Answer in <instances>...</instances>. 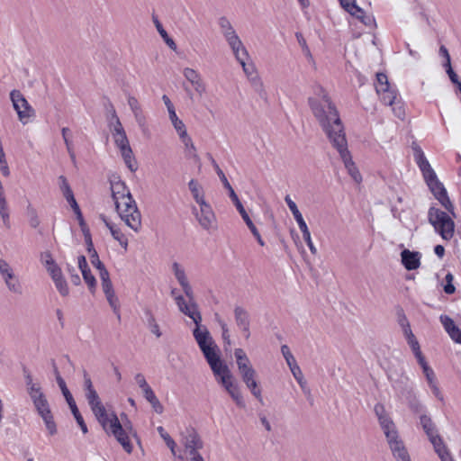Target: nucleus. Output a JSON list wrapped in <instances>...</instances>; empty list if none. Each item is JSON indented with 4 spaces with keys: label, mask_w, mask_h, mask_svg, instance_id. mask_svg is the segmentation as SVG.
<instances>
[{
    "label": "nucleus",
    "mask_w": 461,
    "mask_h": 461,
    "mask_svg": "<svg viewBox=\"0 0 461 461\" xmlns=\"http://www.w3.org/2000/svg\"><path fill=\"white\" fill-rule=\"evenodd\" d=\"M317 97H309L311 111L326 135L335 131L342 132L344 125L339 113L325 89L318 85L314 87Z\"/></svg>",
    "instance_id": "1"
},
{
    "label": "nucleus",
    "mask_w": 461,
    "mask_h": 461,
    "mask_svg": "<svg viewBox=\"0 0 461 461\" xmlns=\"http://www.w3.org/2000/svg\"><path fill=\"white\" fill-rule=\"evenodd\" d=\"M411 149L413 150L414 160L422 173V176L429 191L447 212L453 217H456L455 207L447 195V192L444 185L438 180L434 169L426 158L423 150L416 142H412Z\"/></svg>",
    "instance_id": "2"
},
{
    "label": "nucleus",
    "mask_w": 461,
    "mask_h": 461,
    "mask_svg": "<svg viewBox=\"0 0 461 461\" xmlns=\"http://www.w3.org/2000/svg\"><path fill=\"white\" fill-rule=\"evenodd\" d=\"M210 366L218 383H220L228 392L236 404L245 407V402L240 393V387L232 381V375L228 366L221 360L219 348L203 356Z\"/></svg>",
    "instance_id": "3"
},
{
    "label": "nucleus",
    "mask_w": 461,
    "mask_h": 461,
    "mask_svg": "<svg viewBox=\"0 0 461 461\" xmlns=\"http://www.w3.org/2000/svg\"><path fill=\"white\" fill-rule=\"evenodd\" d=\"M186 316L193 320L195 328L193 330V336L202 351L203 355H206L211 351L217 349L218 346L212 339L206 326L202 325V315L198 310L196 303H192L190 309L185 312Z\"/></svg>",
    "instance_id": "4"
},
{
    "label": "nucleus",
    "mask_w": 461,
    "mask_h": 461,
    "mask_svg": "<svg viewBox=\"0 0 461 461\" xmlns=\"http://www.w3.org/2000/svg\"><path fill=\"white\" fill-rule=\"evenodd\" d=\"M209 156H210V159H211V162H212V165L214 170L216 171V173H217L220 180L221 181L224 188H226L228 190L229 196H230V200L232 201V203H234L236 209L240 212V216L242 217L243 221L247 224L248 228L251 231L253 236L256 238V240L258 242V244L260 246H264L265 242L262 240L259 231L258 230L257 227L255 226V224L251 221L250 217L249 216L248 212H246V210H245L243 204L241 203V202L240 201L237 194L235 193L234 189L232 188V186L230 185V182L228 181L225 174L220 168V167L217 164V162L215 161V159L211 155H209Z\"/></svg>",
    "instance_id": "5"
},
{
    "label": "nucleus",
    "mask_w": 461,
    "mask_h": 461,
    "mask_svg": "<svg viewBox=\"0 0 461 461\" xmlns=\"http://www.w3.org/2000/svg\"><path fill=\"white\" fill-rule=\"evenodd\" d=\"M331 143L332 147L339 152L348 173L351 176L355 182L360 183L362 176L355 166L352 157L348 149V141L346 139L345 129H342V132L335 131L331 134L326 135Z\"/></svg>",
    "instance_id": "6"
},
{
    "label": "nucleus",
    "mask_w": 461,
    "mask_h": 461,
    "mask_svg": "<svg viewBox=\"0 0 461 461\" xmlns=\"http://www.w3.org/2000/svg\"><path fill=\"white\" fill-rule=\"evenodd\" d=\"M428 221L444 240H450L453 238L455 222L446 212L431 206L428 211Z\"/></svg>",
    "instance_id": "7"
},
{
    "label": "nucleus",
    "mask_w": 461,
    "mask_h": 461,
    "mask_svg": "<svg viewBox=\"0 0 461 461\" xmlns=\"http://www.w3.org/2000/svg\"><path fill=\"white\" fill-rule=\"evenodd\" d=\"M115 203V209L121 219L131 229L137 231L141 224V215L137 207L136 202L131 196V199H121Z\"/></svg>",
    "instance_id": "8"
},
{
    "label": "nucleus",
    "mask_w": 461,
    "mask_h": 461,
    "mask_svg": "<svg viewBox=\"0 0 461 461\" xmlns=\"http://www.w3.org/2000/svg\"><path fill=\"white\" fill-rule=\"evenodd\" d=\"M285 201L288 208L292 212L294 218L296 221L298 227L303 233V238L305 240L309 249L311 250V252L312 254L315 255L317 253V249L313 245V242L311 238L310 230H309L307 224H306L305 221L303 220V217L302 213L300 212L296 203L291 199V197L288 194L285 197Z\"/></svg>",
    "instance_id": "9"
},
{
    "label": "nucleus",
    "mask_w": 461,
    "mask_h": 461,
    "mask_svg": "<svg viewBox=\"0 0 461 461\" xmlns=\"http://www.w3.org/2000/svg\"><path fill=\"white\" fill-rule=\"evenodd\" d=\"M375 90L378 95H382V101L386 105H393L397 99V92L391 87L384 73L376 74Z\"/></svg>",
    "instance_id": "10"
},
{
    "label": "nucleus",
    "mask_w": 461,
    "mask_h": 461,
    "mask_svg": "<svg viewBox=\"0 0 461 461\" xmlns=\"http://www.w3.org/2000/svg\"><path fill=\"white\" fill-rule=\"evenodd\" d=\"M111 432L116 440L122 445L123 449L131 454L132 452V445L126 432V429L122 427L116 414L112 415L111 424L108 427V432Z\"/></svg>",
    "instance_id": "11"
},
{
    "label": "nucleus",
    "mask_w": 461,
    "mask_h": 461,
    "mask_svg": "<svg viewBox=\"0 0 461 461\" xmlns=\"http://www.w3.org/2000/svg\"><path fill=\"white\" fill-rule=\"evenodd\" d=\"M10 98L21 122L24 123L25 119L34 114L33 109L19 90H13Z\"/></svg>",
    "instance_id": "12"
},
{
    "label": "nucleus",
    "mask_w": 461,
    "mask_h": 461,
    "mask_svg": "<svg viewBox=\"0 0 461 461\" xmlns=\"http://www.w3.org/2000/svg\"><path fill=\"white\" fill-rule=\"evenodd\" d=\"M395 390H397L400 394L405 398V400L408 402V404L410 408L415 411L419 412L421 411L422 406L419 402V401L416 398V395L413 392V389L411 386L408 384V381L406 380L405 383L403 381H401L400 383H397L394 385Z\"/></svg>",
    "instance_id": "13"
},
{
    "label": "nucleus",
    "mask_w": 461,
    "mask_h": 461,
    "mask_svg": "<svg viewBox=\"0 0 461 461\" xmlns=\"http://www.w3.org/2000/svg\"><path fill=\"white\" fill-rule=\"evenodd\" d=\"M234 320L237 327L243 332L246 339L250 337V317L249 312L239 305L234 307Z\"/></svg>",
    "instance_id": "14"
},
{
    "label": "nucleus",
    "mask_w": 461,
    "mask_h": 461,
    "mask_svg": "<svg viewBox=\"0 0 461 461\" xmlns=\"http://www.w3.org/2000/svg\"><path fill=\"white\" fill-rule=\"evenodd\" d=\"M199 206L200 213L196 212L197 221L204 230H208L212 227V224L216 221L214 212H212L211 205L206 202H203Z\"/></svg>",
    "instance_id": "15"
},
{
    "label": "nucleus",
    "mask_w": 461,
    "mask_h": 461,
    "mask_svg": "<svg viewBox=\"0 0 461 461\" xmlns=\"http://www.w3.org/2000/svg\"><path fill=\"white\" fill-rule=\"evenodd\" d=\"M110 184L112 197L114 203L124 198H127L128 200L131 199V194L129 188L127 187L126 184L123 181H122L119 177H114V179H112L110 181Z\"/></svg>",
    "instance_id": "16"
},
{
    "label": "nucleus",
    "mask_w": 461,
    "mask_h": 461,
    "mask_svg": "<svg viewBox=\"0 0 461 461\" xmlns=\"http://www.w3.org/2000/svg\"><path fill=\"white\" fill-rule=\"evenodd\" d=\"M0 274L2 275L5 285L11 292L19 294H22V285L17 279H15V284L9 283V279L14 278V273L9 264L4 259H0Z\"/></svg>",
    "instance_id": "17"
},
{
    "label": "nucleus",
    "mask_w": 461,
    "mask_h": 461,
    "mask_svg": "<svg viewBox=\"0 0 461 461\" xmlns=\"http://www.w3.org/2000/svg\"><path fill=\"white\" fill-rule=\"evenodd\" d=\"M281 352L284 356L286 364L288 365L294 379L302 385L303 381V373L301 371L300 366L297 365L296 360L293 354L290 351V348L287 345H283L281 347Z\"/></svg>",
    "instance_id": "18"
},
{
    "label": "nucleus",
    "mask_w": 461,
    "mask_h": 461,
    "mask_svg": "<svg viewBox=\"0 0 461 461\" xmlns=\"http://www.w3.org/2000/svg\"><path fill=\"white\" fill-rule=\"evenodd\" d=\"M162 100L167 108L169 119H170L174 128L176 129V132L178 133V135H185V130H186L185 125L177 117V115L176 113L175 107H174L172 102L170 101L169 97L167 95H164L162 96Z\"/></svg>",
    "instance_id": "19"
},
{
    "label": "nucleus",
    "mask_w": 461,
    "mask_h": 461,
    "mask_svg": "<svg viewBox=\"0 0 461 461\" xmlns=\"http://www.w3.org/2000/svg\"><path fill=\"white\" fill-rule=\"evenodd\" d=\"M402 264L411 271L419 268L420 265V253L418 251H411L407 249L401 252Z\"/></svg>",
    "instance_id": "20"
},
{
    "label": "nucleus",
    "mask_w": 461,
    "mask_h": 461,
    "mask_svg": "<svg viewBox=\"0 0 461 461\" xmlns=\"http://www.w3.org/2000/svg\"><path fill=\"white\" fill-rule=\"evenodd\" d=\"M90 408L103 429L105 430V432H108V427L111 424L112 418H109V415L107 414V411L102 402L95 403L94 405L90 406Z\"/></svg>",
    "instance_id": "21"
},
{
    "label": "nucleus",
    "mask_w": 461,
    "mask_h": 461,
    "mask_svg": "<svg viewBox=\"0 0 461 461\" xmlns=\"http://www.w3.org/2000/svg\"><path fill=\"white\" fill-rule=\"evenodd\" d=\"M224 38L226 39L227 42L231 48L236 59H240L241 56H240V50L242 51V56L249 57L248 50L244 47L242 41H240L236 32L230 35H226V37Z\"/></svg>",
    "instance_id": "22"
},
{
    "label": "nucleus",
    "mask_w": 461,
    "mask_h": 461,
    "mask_svg": "<svg viewBox=\"0 0 461 461\" xmlns=\"http://www.w3.org/2000/svg\"><path fill=\"white\" fill-rule=\"evenodd\" d=\"M59 188L63 194V196L67 200V202L71 206L72 210L77 209L79 205L74 196V193L67 180V178L64 176H60L59 177Z\"/></svg>",
    "instance_id": "23"
},
{
    "label": "nucleus",
    "mask_w": 461,
    "mask_h": 461,
    "mask_svg": "<svg viewBox=\"0 0 461 461\" xmlns=\"http://www.w3.org/2000/svg\"><path fill=\"white\" fill-rule=\"evenodd\" d=\"M420 420L422 429L425 431V433L427 434L431 444H433V442L436 443L437 438H441V437L438 434V431L435 428L433 421L431 420V419L429 416L423 414L420 417Z\"/></svg>",
    "instance_id": "24"
},
{
    "label": "nucleus",
    "mask_w": 461,
    "mask_h": 461,
    "mask_svg": "<svg viewBox=\"0 0 461 461\" xmlns=\"http://www.w3.org/2000/svg\"><path fill=\"white\" fill-rule=\"evenodd\" d=\"M184 445L185 448H202L203 446L200 436L194 429H187V435L184 438Z\"/></svg>",
    "instance_id": "25"
},
{
    "label": "nucleus",
    "mask_w": 461,
    "mask_h": 461,
    "mask_svg": "<svg viewBox=\"0 0 461 461\" xmlns=\"http://www.w3.org/2000/svg\"><path fill=\"white\" fill-rule=\"evenodd\" d=\"M179 138L185 147L186 157L193 158L195 162H198L200 158L196 153V149L192 139L188 136L187 131H185V135H179Z\"/></svg>",
    "instance_id": "26"
},
{
    "label": "nucleus",
    "mask_w": 461,
    "mask_h": 461,
    "mask_svg": "<svg viewBox=\"0 0 461 461\" xmlns=\"http://www.w3.org/2000/svg\"><path fill=\"white\" fill-rule=\"evenodd\" d=\"M339 2L347 12L357 19L360 20L365 15L364 10L357 5L355 0H343Z\"/></svg>",
    "instance_id": "27"
},
{
    "label": "nucleus",
    "mask_w": 461,
    "mask_h": 461,
    "mask_svg": "<svg viewBox=\"0 0 461 461\" xmlns=\"http://www.w3.org/2000/svg\"><path fill=\"white\" fill-rule=\"evenodd\" d=\"M152 19H153V22H154V24L156 26L158 32L159 33L161 38L164 40L166 44L171 50H176V42L174 41V40L171 37H169L167 31L163 28V25L161 24V23L158 21V17L153 15Z\"/></svg>",
    "instance_id": "28"
},
{
    "label": "nucleus",
    "mask_w": 461,
    "mask_h": 461,
    "mask_svg": "<svg viewBox=\"0 0 461 461\" xmlns=\"http://www.w3.org/2000/svg\"><path fill=\"white\" fill-rule=\"evenodd\" d=\"M143 395L144 398L151 404L155 412L158 414L163 412L164 407L151 388L149 390H146V392L143 393Z\"/></svg>",
    "instance_id": "29"
},
{
    "label": "nucleus",
    "mask_w": 461,
    "mask_h": 461,
    "mask_svg": "<svg viewBox=\"0 0 461 461\" xmlns=\"http://www.w3.org/2000/svg\"><path fill=\"white\" fill-rule=\"evenodd\" d=\"M39 415L43 420L44 424H45L46 429H48L49 433L50 435H55L57 433V425L54 420V417L52 415L50 409L41 412Z\"/></svg>",
    "instance_id": "30"
},
{
    "label": "nucleus",
    "mask_w": 461,
    "mask_h": 461,
    "mask_svg": "<svg viewBox=\"0 0 461 461\" xmlns=\"http://www.w3.org/2000/svg\"><path fill=\"white\" fill-rule=\"evenodd\" d=\"M437 442H433V447L441 461H453L448 450L447 449L442 438H437Z\"/></svg>",
    "instance_id": "31"
},
{
    "label": "nucleus",
    "mask_w": 461,
    "mask_h": 461,
    "mask_svg": "<svg viewBox=\"0 0 461 461\" xmlns=\"http://www.w3.org/2000/svg\"><path fill=\"white\" fill-rule=\"evenodd\" d=\"M188 187L193 195V198L198 204L202 203L203 202H205L203 198L202 186L195 179H191L189 181Z\"/></svg>",
    "instance_id": "32"
},
{
    "label": "nucleus",
    "mask_w": 461,
    "mask_h": 461,
    "mask_svg": "<svg viewBox=\"0 0 461 461\" xmlns=\"http://www.w3.org/2000/svg\"><path fill=\"white\" fill-rule=\"evenodd\" d=\"M248 79L249 80L251 86L253 87L255 92H257L261 98L267 99V92L264 88L263 82L259 77L258 74L256 73L255 75L249 77Z\"/></svg>",
    "instance_id": "33"
},
{
    "label": "nucleus",
    "mask_w": 461,
    "mask_h": 461,
    "mask_svg": "<svg viewBox=\"0 0 461 461\" xmlns=\"http://www.w3.org/2000/svg\"><path fill=\"white\" fill-rule=\"evenodd\" d=\"M393 455L398 461H411L409 454L403 446V443L394 445L391 448Z\"/></svg>",
    "instance_id": "34"
},
{
    "label": "nucleus",
    "mask_w": 461,
    "mask_h": 461,
    "mask_svg": "<svg viewBox=\"0 0 461 461\" xmlns=\"http://www.w3.org/2000/svg\"><path fill=\"white\" fill-rule=\"evenodd\" d=\"M116 146L121 152H131V146L126 134L113 137Z\"/></svg>",
    "instance_id": "35"
},
{
    "label": "nucleus",
    "mask_w": 461,
    "mask_h": 461,
    "mask_svg": "<svg viewBox=\"0 0 461 461\" xmlns=\"http://www.w3.org/2000/svg\"><path fill=\"white\" fill-rule=\"evenodd\" d=\"M104 294L109 305L112 307L113 312L117 315L118 320H120L121 314L119 312L118 298L116 297L114 291L105 293Z\"/></svg>",
    "instance_id": "36"
},
{
    "label": "nucleus",
    "mask_w": 461,
    "mask_h": 461,
    "mask_svg": "<svg viewBox=\"0 0 461 461\" xmlns=\"http://www.w3.org/2000/svg\"><path fill=\"white\" fill-rule=\"evenodd\" d=\"M218 24H219L221 33L223 34L224 37H226V35H230V34L235 32V30L233 29L229 19L225 16H221L219 18Z\"/></svg>",
    "instance_id": "37"
},
{
    "label": "nucleus",
    "mask_w": 461,
    "mask_h": 461,
    "mask_svg": "<svg viewBox=\"0 0 461 461\" xmlns=\"http://www.w3.org/2000/svg\"><path fill=\"white\" fill-rule=\"evenodd\" d=\"M173 270H174L175 276L181 286L189 284L187 277L185 276V270L180 268V266L178 265V263L175 262L173 264Z\"/></svg>",
    "instance_id": "38"
},
{
    "label": "nucleus",
    "mask_w": 461,
    "mask_h": 461,
    "mask_svg": "<svg viewBox=\"0 0 461 461\" xmlns=\"http://www.w3.org/2000/svg\"><path fill=\"white\" fill-rule=\"evenodd\" d=\"M111 234L114 240H116L120 245L126 249L128 246L127 237L118 228H110Z\"/></svg>",
    "instance_id": "39"
},
{
    "label": "nucleus",
    "mask_w": 461,
    "mask_h": 461,
    "mask_svg": "<svg viewBox=\"0 0 461 461\" xmlns=\"http://www.w3.org/2000/svg\"><path fill=\"white\" fill-rule=\"evenodd\" d=\"M384 432L385 437L387 438V441H388V444L390 446V448H392L394 445H396V444L398 445L401 442H402L398 438V433H397V431L395 429V427H393V429H390L384 430Z\"/></svg>",
    "instance_id": "40"
},
{
    "label": "nucleus",
    "mask_w": 461,
    "mask_h": 461,
    "mask_svg": "<svg viewBox=\"0 0 461 461\" xmlns=\"http://www.w3.org/2000/svg\"><path fill=\"white\" fill-rule=\"evenodd\" d=\"M249 57H240V59H237L239 61V63L241 65L242 68H243V71L244 73L246 74V76L249 77L250 76H253L255 75L257 72L256 70V68L254 66L253 63H249L247 64L246 63V59H248Z\"/></svg>",
    "instance_id": "41"
},
{
    "label": "nucleus",
    "mask_w": 461,
    "mask_h": 461,
    "mask_svg": "<svg viewBox=\"0 0 461 461\" xmlns=\"http://www.w3.org/2000/svg\"><path fill=\"white\" fill-rule=\"evenodd\" d=\"M158 431L166 442V445L170 448L172 454L176 456V442L174 439L165 431L164 428L159 426Z\"/></svg>",
    "instance_id": "42"
},
{
    "label": "nucleus",
    "mask_w": 461,
    "mask_h": 461,
    "mask_svg": "<svg viewBox=\"0 0 461 461\" xmlns=\"http://www.w3.org/2000/svg\"><path fill=\"white\" fill-rule=\"evenodd\" d=\"M133 115L139 127L143 132H146L148 131L147 121L142 109L138 110V112H134Z\"/></svg>",
    "instance_id": "43"
},
{
    "label": "nucleus",
    "mask_w": 461,
    "mask_h": 461,
    "mask_svg": "<svg viewBox=\"0 0 461 461\" xmlns=\"http://www.w3.org/2000/svg\"><path fill=\"white\" fill-rule=\"evenodd\" d=\"M81 273H82V276H83V279L86 283V285H88L89 289L91 291L95 290V287H96V280H95V277L91 273V270L87 269V270H85V271H83Z\"/></svg>",
    "instance_id": "44"
},
{
    "label": "nucleus",
    "mask_w": 461,
    "mask_h": 461,
    "mask_svg": "<svg viewBox=\"0 0 461 461\" xmlns=\"http://www.w3.org/2000/svg\"><path fill=\"white\" fill-rule=\"evenodd\" d=\"M247 387L250 390L251 393L262 403L263 398L261 395V390L258 385V382L256 379L249 382V384H245Z\"/></svg>",
    "instance_id": "45"
},
{
    "label": "nucleus",
    "mask_w": 461,
    "mask_h": 461,
    "mask_svg": "<svg viewBox=\"0 0 461 461\" xmlns=\"http://www.w3.org/2000/svg\"><path fill=\"white\" fill-rule=\"evenodd\" d=\"M454 276L451 273H447L445 276L444 292L447 294H453L456 291V287L453 285Z\"/></svg>",
    "instance_id": "46"
},
{
    "label": "nucleus",
    "mask_w": 461,
    "mask_h": 461,
    "mask_svg": "<svg viewBox=\"0 0 461 461\" xmlns=\"http://www.w3.org/2000/svg\"><path fill=\"white\" fill-rule=\"evenodd\" d=\"M122 157L123 158V160L128 167V168L131 172H135L137 170V167L134 163V158L132 155V150L131 149V152H121Z\"/></svg>",
    "instance_id": "47"
},
{
    "label": "nucleus",
    "mask_w": 461,
    "mask_h": 461,
    "mask_svg": "<svg viewBox=\"0 0 461 461\" xmlns=\"http://www.w3.org/2000/svg\"><path fill=\"white\" fill-rule=\"evenodd\" d=\"M439 320L447 334L456 327L454 321L447 315H441Z\"/></svg>",
    "instance_id": "48"
},
{
    "label": "nucleus",
    "mask_w": 461,
    "mask_h": 461,
    "mask_svg": "<svg viewBox=\"0 0 461 461\" xmlns=\"http://www.w3.org/2000/svg\"><path fill=\"white\" fill-rule=\"evenodd\" d=\"M57 384H58L59 387L60 388L61 393H62L66 402L73 399V395L69 392L68 388L67 387L66 382L62 377H58Z\"/></svg>",
    "instance_id": "49"
},
{
    "label": "nucleus",
    "mask_w": 461,
    "mask_h": 461,
    "mask_svg": "<svg viewBox=\"0 0 461 461\" xmlns=\"http://www.w3.org/2000/svg\"><path fill=\"white\" fill-rule=\"evenodd\" d=\"M113 119H114V128H113V136L116 137V136H120L121 134L122 135L126 134V132L121 123V121L116 114V111H113Z\"/></svg>",
    "instance_id": "50"
},
{
    "label": "nucleus",
    "mask_w": 461,
    "mask_h": 461,
    "mask_svg": "<svg viewBox=\"0 0 461 461\" xmlns=\"http://www.w3.org/2000/svg\"><path fill=\"white\" fill-rule=\"evenodd\" d=\"M234 356L236 358L237 365H239V363H240V365L250 363L248 356L246 355V353L244 352V350L242 348H236L234 351Z\"/></svg>",
    "instance_id": "51"
},
{
    "label": "nucleus",
    "mask_w": 461,
    "mask_h": 461,
    "mask_svg": "<svg viewBox=\"0 0 461 461\" xmlns=\"http://www.w3.org/2000/svg\"><path fill=\"white\" fill-rule=\"evenodd\" d=\"M184 76L191 84L201 77L200 74L196 70L189 68L184 69Z\"/></svg>",
    "instance_id": "52"
},
{
    "label": "nucleus",
    "mask_w": 461,
    "mask_h": 461,
    "mask_svg": "<svg viewBox=\"0 0 461 461\" xmlns=\"http://www.w3.org/2000/svg\"><path fill=\"white\" fill-rule=\"evenodd\" d=\"M33 405L38 414L50 409L46 396L34 402Z\"/></svg>",
    "instance_id": "53"
},
{
    "label": "nucleus",
    "mask_w": 461,
    "mask_h": 461,
    "mask_svg": "<svg viewBox=\"0 0 461 461\" xmlns=\"http://www.w3.org/2000/svg\"><path fill=\"white\" fill-rule=\"evenodd\" d=\"M56 288L60 293L62 296H67L68 294V287L67 281L63 278L57 280L54 282Z\"/></svg>",
    "instance_id": "54"
},
{
    "label": "nucleus",
    "mask_w": 461,
    "mask_h": 461,
    "mask_svg": "<svg viewBox=\"0 0 461 461\" xmlns=\"http://www.w3.org/2000/svg\"><path fill=\"white\" fill-rule=\"evenodd\" d=\"M85 396L87 400L89 406H92L95 403L101 402L99 395H98L97 392L95 391V389L85 393Z\"/></svg>",
    "instance_id": "55"
},
{
    "label": "nucleus",
    "mask_w": 461,
    "mask_h": 461,
    "mask_svg": "<svg viewBox=\"0 0 461 461\" xmlns=\"http://www.w3.org/2000/svg\"><path fill=\"white\" fill-rule=\"evenodd\" d=\"M392 106H393V112L394 115L397 118L403 120L404 116H405V110L402 107V104L400 102H397L395 99L394 104Z\"/></svg>",
    "instance_id": "56"
},
{
    "label": "nucleus",
    "mask_w": 461,
    "mask_h": 461,
    "mask_svg": "<svg viewBox=\"0 0 461 461\" xmlns=\"http://www.w3.org/2000/svg\"><path fill=\"white\" fill-rule=\"evenodd\" d=\"M218 323L221 329V337L225 344L230 345V339L227 324L222 320H218Z\"/></svg>",
    "instance_id": "57"
},
{
    "label": "nucleus",
    "mask_w": 461,
    "mask_h": 461,
    "mask_svg": "<svg viewBox=\"0 0 461 461\" xmlns=\"http://www.w3.org/2000/svg\"><path fill=\"white\" fill-rule=\"evenodd\" d=\"M48 271L50 274L53 282L63 278L61 269H60V267L58 265L57 266L49 267H48Z\"/></svg>",
    "instance_id": "58"
},
{
    "label": "nucleus",
    "mask_w": 461,
    "mask_h": 461,
    "mask_svg": "<svg viewBox=\"0 0 461 461\" xmlns=\"http://www.w3.org/2000/svg\"><path fill=\"white\" fill-rule=\"evenodd\" d=\"M396 315H397V322L400 325V327L407 326L408 324H410V321H408L406 314L404 313V311L402 310V308H401V307L397 308Z\"/></svg>",
    "instance_id": "59"
},
{
    "label": "nucleus",
    "mask_w": 461,
    "mask_h": 461,
    "mask_svg": "<svg viewBox=\"0 0 461 461\" xmlns=\"http://www.w3.org/2000/svg\"><path fill=\"white\" fill-rule=\"evenodd\" d=\"M176 303L179 308V311L185 314V312L190 309L191 303L189 304L186 303L184 297L182 295H178L176 297Z\"/></svg>",
    "instance_id": "60"
},
{
    "label": "nucleus",
    "mask_w": 461,
    "mask_h": 461,
    "mask_svg": "<svg viewBox=\"0 0 461 461\" xmlns=\"http://www.w3.org/2000/svg\"><path fill=\"white\" fill-rule=\"evenodd\" d=\"M378 420H379L380 426H381V428L383 429L384 431L387 430V429H393V427H394L393 422L388 417V415H385L384 417H380V419Z\"/></svg>",
    "instance_id": "61"
},
{
    "label": "nucleus",
    "mask_w": 461,
    "mask_h": 461,
    "mask_svg": "<svg viewBox=\"0 0 461 461\" xmlns=\"http://www.w3.org/2000/svg\"><path fill=\"white\" fill-rule=\"evenodd\" d=\"M135 381L138 385L141 388L142 392H146V390H149L151 387L148 384L144 375L140 373L135 375Z\"/></svg>",
    "instance_id": "62"
},
{
    "label": "nucleus",
    "mask_w": 461,
    "mask_h": 461,
    "mask_svg": "<svg viewBox=\"0 0 461 461\" xmlns=\"http://www.w3.org/2000/svg\"><path fill=\"white\" fill-rule=\"evenodd\" d=\"M405 339H406L408 345L410 346V348H411L413 353L420 351V343L417 340V339L414 336V334L410 336V337L405 338Z\"/></svg>",
    "instance_id": "63"
},
{
    "label": "nucleus",
    "mask_w": 461,
    "mask_h": 461,
    "mask_svg": "<svg viewBox=\"0 0 461 461\" xmlns=\"http://www.w3.org/2000/svg\"><path fill=\"white\" fill-rule=\"evenodd\" d=\"M29 223L32 228H37L40 225V220L38 218L37 212L34 209H29Z\"/></svg>",
    "instance_id": "64"
}]
</instances>
